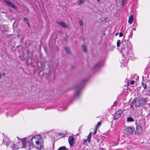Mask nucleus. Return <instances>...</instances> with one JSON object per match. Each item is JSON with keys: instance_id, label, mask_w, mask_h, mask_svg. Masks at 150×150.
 <instances>
[{"instance_id": "1", "label": "nucleus", "mask_w": 150, "mask_h": 150, "mask_svg": "<svg viewBox=\"0 0 150 150\" xmlns=\"http://www.w3.org/2000/svg\"><path fill=\"white\" fill-rule=\"evenodd\" d=\"M35 138V136H33L31 139V145L30 142L28 141H26V138H24V139L22 140H19V142L17 143V144H19L21 146L20 147V148H26L28 150H30L33 149V146H34L35 144L33 142L34 138Z\"/></svg>"}, {"instance_id": "2", "label": "nucleus", "mask_w": 150, "mask_h": 150, "mask_svg": "<svg viewBox=\"0 0 150 150\" xmlns=\"http://www.w3.org/2000/svg\"><path fill=\"white\" fill-rule=\"evenodd\" d=\"M3 142L7 146H9L11 147L12 150H17L19 149L20 147H21L19 144H18L17 143L16 144H14L12 142L10 141L9 139L7 137L4 139Z\"/></svg>"}, {"instance_id": "3", "label": "nucleus", "mask_w": 150, "mask_h": 150, "mask_svg": "<svg viewBox=\"0 0 150 150\" xmlns=\"http://www.w3.org/2000/svg\"><path fill=\"white\" fill-rule=\"evenodd\" d=\"M85 81H83L79 85H77L75 88V90L76 91L75 95L76 96L79 97L80 94V91L83 87Z\"/></svg>"}, {"instance_id": "4", "label": "nucleus", "mask_w": 150, "mask_h": 150, "mask_svg": "<svg viewBox=\"0 0 150 150\" xmlns=\"http://www.w3.org/2000/svg\"><path fill=\"white\" fill-rule=\"evenodd\" d=\"M42 139H35V144L33 147H36L38 149H42L44 147V145L43 144V141H42Z\"/></svg>"}, {"instance_id": "5", "label": "nucleus", "mask_w": 150, "mask_h": 150, "mask_svg": "<svg viewBox=\"0 0 150 150\" xmlns=\"http://www.w3.org/2000/svg\"><path fill=\"white\" fill-rule=\"evenodd\" d=\"M134 128L133 127H130L129 126L125 127L124 133L128 135H131L133 133Z\"/></svg>"}, {"instance_id": "6", "label": "nucleus", "mask_w": 150, "mask_h": 150, "mask_svg": "<svg viewBox=\"0 0 150 150\" xmlns=\"http://www.w3.org/2000/svg\"><path fill=\"white\" fill-rule=\"evenodd\" d=\"M133 103H134V105L135 107H140L142 106L140 98H136L133 100Z\"/></svg>"}, {"instance_id": "7", "label": "nucleus", "mask_w": 150, "mask_h": 150, "mask_svg": "<svg viewBox=\"0 0 150 150\" xmlns=\"http://www.w3.org/2000/svg\"><path fill=\"white\" fill-rule=\"evenodd\" d=\"M143 131L141 127L139 125L137 126L136 129L135 131V134L137 135L141 134Z\"/></svg>"}, {"instance_id": "8", "label": "nucleus", "mask_w": 150, "mask_h": 150, "mask_svg": "<svg viewBox=\"0 0 150 150\" xmlns=\"http://www.w3.org/2000/svg\"><path fill=\"white\" fill-rule=\"evenodd\" d=\"M4 1L8 6L11 7L15 9H16V6L12 2L6 0H4Z\"/></svg>"}, {"instance_id": "9", "label": "nucleus", "mask_w": 150, "mask_h": 150, "mask_svg": "<svg viewBox=\"0 0 150 150\" xmlns=\"http://www.w3.org/2000/svg\"><path fill=\"white\" fill-rule=\"evenodd\" d=\"M122 112V111L120 110L116 112L114 117V120H117L121 116Z\"/></svg>"}, {"instance_id": "10", "label": "nucleus", "mask_w": 150, "mask_h": 150, "mask_svg": "<svg viewBox=\"0 0 150 150\" xmlns=\"http://www.w3.org/2000/svg\"><path fill=\"white\" fill-rule=\"evenodd\" d=\"M74 139V138L72 136H71L69 137L68 138V141L70 146L72 147L73 146V145L75 141Z\"/></svg>"}, {"instance_id": "11", "label": "nucleus", "mask_w": 150, "mask_h": 150, "mask_svg": "<svg viewBox=\"0 0 150 150\" xmlns=\"http://www.w3.org/2000/svg\"><path fill=\"white\" fill-rule=\"evenodd\" d=\"M56 23L58 24L59 25H61L62 27L65 28H67L69 27L68 25H67L66 24V23L63 21H59V22H57Z\"/></svg>"}, {"instance_id": "12", "label": "nucleus", "mask_w": 150, "mask_h": 150, "mask_svg": "<svg viewBox=\"0 0 150 150\" xmlns=\"http://www.w3.org/2000/svg\"><path fill=\"white\" fill-rule=\"evenodd\" d=\"M140 100L142 103V105H144L148 101L146 98H140Z\"/></svg>"}, {"instance_id": "13", "label": "nucleus", "mask_w": 150, "mask_h": 150, "mask_svg": "<svg viewBox=\"0 0 150 150\" xmlns=\"http://www.w3.org/2000/svg\"><path fill=\"white\" fill-rule=\"evenodd\" d=\"M133 15H131L129 18L128 21V22L130 24H131L132 23L133 20Z\"/></svg>"}, {"instance_id": "14", "label": "nucleus", "mask_w": 150, "mask_h": 150, "mask_svg": "<svg viewBox=\"0 0 150 150\" xmlns=\"http://www.w3.org/2000/svg\"><path fill=\"white\" fill-rule=\"evenodd\" d=\"M134 120L131 117H128L127 118V122H132L134 121Z\"/></svg>"}, {"instance_id": "15", "label": "nucleus", "mask_w": 150, "mask_h": 150, "mask_svg": "<svg viewBox=\"0 0 150 150\" xmlns=\"http://www.w3.org/2000/svg\"><path fill=\"white\" fill-rule=\"evenodd\" d=\"M92 134V133L91 132H90V133L88 134L87 137V139L88 140V141L89 143L90 142L91 138V135Z\"/></svg>"}, {"instance_id": "16", "label": "nucleus", "mask_w": 150, "mask_h": 150, "mask_svg": "<svg viewBox=\"0 0 150 150\" xmlns=\"http://www.w3.org/2000/svg\"><path fill=\"white\" fill-rule=\"evenodd\" d=\"M64 49L66 51V52L67 54H70V50L69 48L66 47H64Z\"/></svg>"}, {"instance_id": "17", "label": "nucleus", "mask_w": 150, "mask_h": 150, "mask_svg": "<svg viewBox=\"0 0 150 150\" xmlns=\"http://www.w3.org/2000/svg\"><path fill=\"white\" fill-rule=\"evenodd\" d=\"M23 19H24V21L25 23H27L28 25V26L29 27L30 26V24L29 23L28 19L26 18H24Z\"/></svg>"}, {"instance_id": "18", "label": "nucleus", "mask_w": 150, "mask_h": 150, "mask_svg": "<svg viewBox=\"0 0 150 150\" xmlns=\"http://www.w3.org/2000/svg\"><path fill=\"white\" fill-rule=\"evenodd\" d=\"M85 0H78V5H80L83 4Z\"/></svg>"}, {"instance_id": "19", "label": "nucleus", "mask_w": 150, "mask_h": 150, "mask_svg": "<svg viewBox=\"0 0 150 150\" xmlns=\"http://www.w3.org/2000/svg\"><path fill=\"white\" fill-rule=\"evenodd\" d=\"M68 149L65 146L60 147L57 150H67Z\"/></svg>"}, {"instance_id": "20", "label": "nucleus", "mask_w": 150, "mask_h": 150, "mask_svg": "<svg viewBox=\"0 0 150 150\" xmlns=\"http://www.w3.org/2000/svg\"><path fill=\"white\" fill-rule=\"evenodd\" d=\"M82 48L84 52H87V50L86 47L85 45H82Z\"/></svg>"}, {"instance_id": "21", "label": "nucleus", "mask_w": 150, "mask_h": 150, "mask_svg": "<svg viewBox=\"0 0 150 150\" xmlns=\"http://www.w3.org/2000/svg\"><path fill=\"white\" fill-rule=\"evenodd\" d=\"M58 135L60 137V138H62L65 137V134L63 133H58Z\"/></svg>"}, {"instance_id": "22", "label": "nucleus", "mask_w": 150, "mask_h": 150, "mask_svg": "<svg viewBox=\"0 0 150 150\" xmlns=\"http://www.w3.org/2000/svg\"><path fill=\"white\" fill-rule=\"evenodd\" d=\"M142 85L144 89H145L146 88L147 85L146 84H145L143 82L142 83Z\"/></svg>"}, {"instance_id": "23", "label": "nucleus", "mask_w": 150, "mask_h": 150, "mask_svg": "<svg viewBox=\"0 0 150 150\" xmlns=\"http://www.w3.org/2000/svg\"><path fill=\"white\" fill-rule=\"evenodd\" d=\"M34 136L35 137V138H34V141L33 142H34V144H35V139H37L38 140L37 137H38L39 138H41V136L40 135H38V136Z\"/></svg>"}, {"instance_id": "24", "label": "nucleus", "mask_w": 150, "mask_h": 150, "mask_svg": "<svg viewBox=\"0 0 150 150\" xmlns=\"http://www.w3.org/2000/svg\"><path fill=\"white\" fill-rule=\"evenodd\" d=\"M79 23L80 25L81 26H83V21L81 20H80L79 21Z\"/></svg>"}, {"instance_id": "25", "label": "nucleus", "mask_w": 150, "mask_h": 150, "mask_svg": "<svg viewBox=\"0 0 150 150\" xmlns=\"http://www.w3.org/2000/svg\"><path fill=\"white\" fill-rule=\"evenodd\" d=\"M120 43H121L120 40H118L117 42V46L118 47H119Z\"/></svg>"}, {"instance_id": "26", "label": "nucleus", "mask_w": 150, "mask_h": 150, "mask_svg": "<svg viewBox=\"0 0 150 150\" xmlns=\"http://www.w3.org/2000/svg\"><path fill=\"white\" fill-rule=\"evenodd\" d=\"M134 105V103H133V100L132 101L131 103L130 104V108H132L133 109H134V108L133 105Z\"/></svg>"}, {"instance_id": "27", "label": "nucleus", "mask_w": 150, "mask_h": 150, "mask_svg": "<svg viewBox=\"0 0 150 150\" xmlns=\"http://www.w3.org/2000/svg\"><path fill=\"white\" fill-rule=\"evenodd\" d=\"M65 109L64 108H62L61 107H59L58 108V110L60 111H62L64 110Z\"/></svg>"}, {"instance_id": "28", "label": "nucleus", "mask_w": 150, "mask_h": 150, "mask_svg": "<svg viewBox=\"0 0 150 150\" xmlns=\"http://www.w3.org/2000/svg\"><path fill=\"white\" fill-rule=\"evenodd\" d=\"M100 63V62H98L93 67V68L94 69L96 68L97 67H98Z\"/></svg>"}, {"instance_id": "29", "label": "nucleus", "mask_w": 150, "mask_h": 150, "mask_svg": "<svg viewBox=\"0 0 150 150\" xmlns=\"http://www.w3.org/2000/svg\"><path fill=\"white\" fill-rule=\"evenodd\" d=\"M125 0H122L121 1V5L123 7L125 3Z\"/></svg>"}, {"instance_id": "30", "label": "nucleus", "mask_w": 150, "mask_h": 150, "mask_svg": "<svg viewBox=\"0 0 150 150\" xmlns=\"http://www.w3.org/2000/svg\"><path fill=\"white\" fill-rule=\"evenodd\" d=\"M101 123V122H98L97 124V127H99L100 126Z\"/></svg>"}, {"instance_id": "31", "label": "nucleus", "mask_w": 150, "mask_h": 150, "mask_svg": "<svg viewBox=\"0 0 150 150\" xmlns=\"http://www.w3.org/2000/svg\"><path fill=\"white\" fill-rule=\"evenodd\" d=\"M88 141L87 139H84L83 142V144H86L87 143V142Z\"/></svg>"}, {"instance_id": "32", "label": "nucleus", "mask_w": 150, "mask_h": 150, "mask_svg": "<svg viewBox=\"0 0 150 150\" xmlns=\"http://www.w3.org/2000/svg\"><path fill=\"white\" fill-rule=\"evenodd\" d=\"M126 42H127L128 43H129V42L128 41H127L126 40H123L122 43L123 45H125V44L126 43Z\"/></svg>"}, {"instance_id": "33", "label": "nucleus", "mask_w": 150, "mask_h": 150, "mask_svg": "<svg viewBox=\"0 0 150 150\" xmlns=\"http://www.w3.org/2000/svg\"><path fill=\"white\" fill-rule=\"evenodd\" d=\"M147 91L150 93V87H148Z\"/></svg>"}, {"instance_id": "34", "label": "nucleus", "mask_w": 150, "mask_h": 150, "mask_svg": "<svg viewBox=\"0 0 150 150\" xmlns=\"http://www.w3.org/2000/svg\"><path fill=\"white\" fill-rule=\"evenodd\" d=\"M123 36V34L122 32H120L119 33V37H121Z\"/></svg>"}, {"instance_id": "35", "label": "nucleus", "mask_w": 150, "mask_h": 150, "mask_svg": "<svg viewBox=\"0 0 150 150\" xmlns=\"http://www.w3.org/2000/svg\"><path fill=\"white\" fill-rule=\"evenodd\" d=\"M130 83L132 85H133L134 83V81H132Z\"/></svg>"}, {"instance_id": "36", "label": "nucleus", "mask_w": 150, "mask_h": 150, "mask_svg": "<svg viewBox=\"0 0 150 150\" xmlns=\"http://www.w3.org/2000/svg\"><path fill=\"white\" fill-rule=\"evenodd\" d=\"M96 132H97V131H96V129H95V131L93 133V135H95L96 134Z\"/></svg>"}, {"instance_id": "37", "label": "nucleus", "mask_w": 150, "mask_h": 150, "mask_svg": "<svg viewBox=\"0 0 150 150\" xmlns=\"http://www.w3.org/2000/svg\"><path fill=\"white\" fill-rule=\"evenodd\" d=\"M50 76V71L49 72L48 76Z\"/></svg>"}, {"instance_id": "38", "label": "nucleus", "mask_w": 150, "mask_h": 150, "mask_svg": "<svg viewBox=\"0 0 150 150\" xmlns=\"http://www.w3.org/2000/svg\"><path fill=\"white\" fill-rule=\"evenodd\" d=\"M5 73L4 72V73H3L2 75H3V76H4L5 75Z\"/></svg>"}, {"instance_id": "39", "label": "nucleus", "mask_w": 150, "mask_h": 150, "mask_svg": "<svg viewBox=\"0 0 150 150\" xmlns=\"http://www.w3.org/2000/svg\"><path fill=\"white\" fill-rule=\"evenodd\" d=\"M1 73H0V79L1 78Z\"/></svg>"}, {"instance_id": "40", "label": "nucleus", "mask_w": 150, "mask_h": 150, "mask_svg": "<svg viewBox=\"0 0 150 150\" xmlns=\"http://www.w3.org/2000/svg\"><path fill=\"white\" fill-rule=\"evenodd\" d=\"M119 33H116L115 35V36H117L118 35V34Z\"/></svg>"}, {"instance_id": "41", "label": "nucleus", "mask_w": 150, "mask_h": 150, "mask_svg": "<svg viewBox=\"0 0 150 150\" xmlns=\"http://www.w3.org/2000/svg\"><path fill=\"white\" fill-rule=\"evenodd\" d=\"M133 30L134 31L136 30V28H134Z\"/></svg>"}, {"instance_id": "42", "label": "nucleus", "mask_w": 150, "mask_h": 150, "mask_svg": "<svg viewBox=\"0 0 150 150\" xmlns=\"http://www.w3.org/2000/svg\"><path fill=\"white\" fill-rule=\"evenodd\" d=\"M97 1L98 2H99L100 0H97Z\"/></svg>"}, {"instance_id": "43", "label": "nucleus", "mask_w": 150, "mask_h": 150, "mask_svg": "<svg viewBox=\"0 0 150 150\" xmlns=\"http://www.w3.org/2000/svg\"><path fill=\"white\" fill-rule=\"evenodd\" d=\"M45 74L46 75L47 74H43V75H45Z\"/></svg>"}, {"instance_id": "44", "label": "nucleus", "mask_w": 150, "mask_h": 150, "mask_svg": "<svg viewBox=\"0 0 150 150\" xmlns=\"http://www.w3.org/2000/svg\"><path fill=\"white\" fill-rule=\"evenodd\" d=\"M9 11H11V10H9Z\"/></svg>"}]
</instances>
